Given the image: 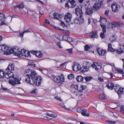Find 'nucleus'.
Masks as SVG:
<instances>
[{
	"label": "nucleus",
	"instance_id": "nucleus-1",
	"mask_svg": "<svg viewBox=\"0 0 124 124\" xmlns=\"http://www.w3.org/2000/svg\"><path fill=\"white\" fill-rule=\"evenodd\" d=\"M4 54L5 55H9L13 54L14 55L19 57L25 58L28 59L31 57L30 52L24 49H21L18 47L9 48L8 46L5 44Z\"/></svg>",
	"mask_w": 124,
	"mask_h": 124
},
{
	"label": "nucleus",
	"instance_id": "nucleus-2",
	"mask_svg": "<svg viewBox=\"0 0 124 124\" xmlns=\"http://www.w3.org/2000/svg\"><path fill=\"white\" fill-rule=\"evenodd\" d=\"M24 74L28 77L25 80L27 82L31 85L35 84L37 86L40 85L42 78L40 76L36 77L37 73L35 71L27 69L25 70Z\"/></svg>",
	"mask_w": 124,
	"mask_h": 124
},
{
	"label": "nucleus",
	"instance_id": "nucleus-3",
	"mask_svg": "<svg viewBox=\"0 0 124 124\" xmlns=\"http://www.w3.org/2000/svg\"><path fill=\"white\" fill-rule=\"evenodd\" d=\"M15 66L14 64L12 63H9L8 67L6 69L5 78H11L9 81V84L13 86L15 85L16 84H20V81L21 78L18 77H14V74L12 71L14 70Z\"/></svg>",
	"mask_w": 124,
	"mask_h": 124
},
{
	"label": "nucleus",
	"instance_id": "nucleus-4",
	"mask_svg": "<svg viewBox=\"0 0 124 124\" xmlns=\"http://www.w3.org/2000/svg\"><path fill=\"white\" fill-rule=\"evenodd\" d=\"M54 79L55 82L60 84H62L64 82V77L62 74L58 77H54Z\"/></svg>",
	"mask_w": 124,
	"mask_h": 124
},
{
	"label": "nucleus",
	"instance_id": "nucleus-5",
	"mask_svg": "<svg viewBox=\"0 0 124 124\" xmlns=\"http://www.w3.org/2000/svg\"><path fill=\"white\" fill-rule=\"evenodd\" d=\"M108 51H110L111 52H113L115 51H116V53L118 54H120L124 52L123 50L121 48L115 50V49L112 47L111 44L110 43H109L108 44Z\"/></svg>",
	"mask_w": 124,
	"mask_h": 124
},
{
	"label": "nucleus",
	"instance_id": "nucleus-6",
	"mask_svg": "<svg viewBox=\"0 0 124 124\" xmlns=\"http://www.w3.org/2000/svg\"><path fill=\"white\" fill-rule=\"evenodd\" d=\"M107 22V19L104 17H100V22H101V25L102 28V31L104 32H106V30L105 24Z\"/></svg>",
	"mask_w": 124,
	"mask_h": 124
},
{
	"label": "nucleus",
	"instance_id": "nucleus-7",
	"mask_svg": "<svg viewBox=\"0 0 124 124\" xmlns=\"http://www.w3.org/2000/svg\"><path fill=\"white\" fill-rule=\"evenodd\" d=\"M102 0H98V2H96L94 4L93 8V9L96 10H99L101 7V5L102 4Z\"/></svg>",
	"mask_w": 124,
	"mask_h": 124
},
{
	"label": "nucleus",
	"instance_id": "nucleus-8",
	"mask_svg": "<svg viewBox=\"0 0 124 124\" xmlns=\"http://www.w3.org/2000/svg\"><path fill=\"white\" fill-rule=\"evenodd\" d=\"M78 111L81 113L82 115L85 116H88L89 114L87 113V110L86 109L78 108L77 109Z\"/></svg>",
	"mask_w": 124,
	"mask_h": 124
},
{
	"label": "nucleus",
	"instance_id": "nucleus-9",
	"mask_svg": "<svg viewBox=\"0 0 124 124\" xmlns=\"http://www.w3.org/2000/svg\"><path fill=\"white\" fill-rule=\"evenodd\" d=\"M30 52L33 54L35 55L36 57L38 58H40L43 56L42 53L40 51H30Z\"/></svg>",
	"mask_w": 124,
	"mask_h": 124
},
{
	"label": "nucleus",
	"instance_id": "nucleus-10",
	"mask_svg": "<svg viewBox=\"0 0 124 124\" xmlns=\"http://www.w3.org/2000/svg\"><path fill=\"white\" fill-rule=\"evenodd\" d=\"M75 11L77 15L79 18H83L82 17L83 14L81 8H76Z\"/></svg>",
	"mask_w": 124,
	"mask_h": 124
},
{
	"label": "nucleus",
	"instance_id": "nucleus-11",
	"mask_svg": "<svg viewBox=\"0 0 124 124\" xmlns=\"http://www.w3.org/2000/svg\"><path fill=\"white\" fill-rule=\"evenodd\" d=\"M72 17V15L69 13H67L65 14L64 17L65 21L67 23L70 22L71 20Z\"/></svg>",
	"mask_w": 124,
	"mask_h": 124
},
{
	"label": "nucleus",
	"instance_id": "nucleus-12",
	"mask_svg": "<svg viewBox=\"0 0 124 124\" xmlns=\"http://www.w3.org/2000/svg\"><path fill=\"white\" fill-rule=\"evenodd\" d=\"M92 66L93 68H95V70H97L101 69V64L97 63L94 62L92 65Z\"/></svg>",
	"mask_w": 124,
	"mask_h": 124
},
{
	"label": "nucleus",
	"instance_id": "nucleus-13",
	"mask_svg": "<svg viewBox=\"0 0 124 124\" xmlns=\"http://www.w3.org/2000/svg\"><path fill=\"white\" fill-rule=\"evenodd\" d=\"M54 18L55 19L59 21H61L62 16L60 14L58 13H55L53 15Z\"/></svg>",
	"mask_w": 124,
	"mask_h": 124
},
{
	"label": "nucleus",
	"instance_id": "nucleus-14",
	"mask_svg": "<svg viewBox=\"0 0 124 124\" xmlns=\"http://www.w3.org/2000/svg\"><path fill=\"white\" fill-rule=\"evenodd\" d=\"M72 68L73 70L75 71H77L78 70L80 71L81 68L80 65L78 63L74 64Z\"/></svg>",
	"mask_w": 124,
	"mask_h": 124
},
{
	"label": "nucleus",
	"instance_id": "nucleus-15",
	"mask_svg": "<svg viewBox=\"0 0 124 124\" xmlns=\"http://www.w3.org/2000/svg\"><path fill=\"white\" fill-rule=\"evenodd\" d=\"M112 11L113 12H116L118 11V10L117 5L116 3H114L111 6Z\"/></svg>",
	"mask_w": 124,
	"mask_h": 124
},
{
	"label": "nucleus",
	"instance_id": "nucleus-16",
	"mask_svg": "<svg viewBox=\"0 0 124 124\" xmlns=\"http://www.w3.org/2000/svg\"><path fill=\"white\" fill-rule=\"evenodd\" d=\"M97 51L98 53L100 56H104L106 53V51L105 50L101 49L99 48H97Z\"/></svg>",
	"mask_w": 124,
	"mask_h": 124
},
{
	"label": "nucleus",
	"instance_id": "nucleus-17",
	"mask_svg": "<svg viewBox=\"0 0 124 124\" xmlns=\"http://www.w3.org/2000/svg\"><path fill=\"white\" fill-rule=\"evenodd\" d=\"M84 21L83 18H76L74 20V23L77 24H79L81 23H82Z\"/></svg>",
	"mask_w": 124,
	"mask_h": 124
},
{
	"label": "nucleus",
	"instance_id": "nucleus-18",
	"mask_svg": "<svg viewBox=\"0 0 124 124\" xmlns=\"http://www.w3.org/2000/svg\"><path fill=\"white\" fill-rule=\"evenodd\" d=\"M56 38L60 40H66L65 38H67V37L65 36H63L62 35L60 34H57L56 36Z\"/></svg>",
	"mask_w": 124,
	"mask_h": 124
},
{
	"label": "nucleus",
	"instance_id": "nucleus-19",
	"mask_svg": "<svg viewBox=\"0 0 124 124\" xmlns=\"http://www.w3.org/2000/svg\"><path fill=\"white\" fill-rule=\"evenodd\" d=\"M114 22L109 23L107 25V27L108 29H112L115 28Z\"/></svg>",
	"mask_w": 124,
	"mask_h": 124
},
{
	"label": "nucleus",
	"instance_id": "nucleus-20",
	"mask_svg": "<svg viewBox=\"0 0 124 124\" xmlns=\"http://www.w3.org/2000/svg\"><path fill=\"white\" fill-rule=\"evenodd\" d=\"M89 69V67L87 66H83V68H81L80 70V71L83 73H84L85 72L88 71Z\"/></svg>",
	"mask_w": 124,
	"mask_h": 124
},
{
	"label": "nucleus",
	"instance_id": "nucleus-21",
	"mask_svg": "<svg viewBox=\"0 0 124 124\" xmlns=\"http://www.w3.org/2000/svg\"><path fill=\"white\" fill-rule=\"evenodd\" d=\"M93 12V11L92 8H88L86 9L85 13L87 15H90L92 14Z\"/></svg>",
	"mask_w": 124,
	"mask_h": 124
},
{
	"label": "nucleus",
	"instance_id": "nucleus-22",
	"mask_svg": "<svg viewBox=\"0 0 124 124\" xmlns=\"http://www.w3.org/2000/svg\"><path fill=\"white\" fill-rule=\"evenodd\" d=\"M90 36L92 38L97 37V32H92L90 34Z\"/></svg>",
	"mask_w": 124,
	"mask_h": 124
},
{
	"label": "nucleus",
	"instance_id": "nucleus-23",
	"mask_svg": "<svg viewBox=\"0 0 124 124\" xmlns=\"http://www.w3.org/2000/svg\"><path fill=\"white\" fill-rule=\"evenodd\" d=\"M114 86L113 83H108L106 87L112 90L114 87Z\"/></svg>",
	"mask_w": 124,
	"mask_h": 124
},
{
	"label": "nucleus",
	"instance_id": "nucleus-24",
	"mask_svg": "<svg viewBox=\"0 0 124 124\" xmlns=\"http://www.w3.org/2000/svg\"><path fill=\"white\" fill-rule=\"evenodd\" d=\"M114 25H115V27L116 26H118L119 27H121L123 26V24L122 23L119 22H114Z\"/></svg>",
	"mask_w": 124,
	"mask_h": 124
},
{
	"label": "nucleus",
	"instance_id": "nucleus-25",
	"mask_svg": "<svg viewBox=\"0 0 124 124\" xmlns=\"http://www.w3.org/2000/svg\"><path fill=\"white\" fill-rule=\"evenodd\" d=\"M69 1L71 4L72 8L74 7L76 5V3L75 0H69Z\"/></svg>",
	"mask_w": 124,
	"mask_h": 124
},
{
	"label": "nucleus",
	"instance_id": "nucleus-26",
	"mask_svg": "<svg viewBox=\"0 0 124 124\" xmlns=\"http://www.w3.org/2000/svg\"><path fill=\"white\" fill-rule=\"evenodd\" d=\"M46 114L48 116L54 118H55L57 116V115L55 113L50 114L49 113L47 112Z\"/></svg>",
	"mask_w": 124,
	"mask_h": 124
},
{
	"label": "nucleus",
	"instance_id": "nucleus-27",
	"mask_svg": "<svg viewBox=\"0 0 124 124\" xmlns=\"http://www.w3.org/2000/svg\"><path fill=\"white\" fill-rule=\"evenodd\" d=\"M76 79L78 82L83 81V77L81 76H78L76 77Z\"/></svg>",
	"mask_w": 124,
	"mask_h": 124
},
{
	"label": "nucleus",
	"instance_id": "nucleus-28",
	"mask_svg": "<svg viewBox=\"0 0 124 124\" xmlns=\"http://www.w3.org/2000/svg\"><path fill=\"white\" fill-rule=\"evenodd\" d=\"M116 70L119 73L122 74V76L124 77V72L122 69L120 68H116Z\"/></svg>",
	"mask_w": 124,
	"mask_h": 124
},
{
	"label": "nucleus",
	"instance_id": "nucleus-29",
	"mask_svg": "<svg viewBox=\"0 0 124 124\" xmlns=\"http://www.w3.org/2000/svg\"><path fill=\"white\" fill-rule=\"evenodd\" d=\"M31 30V29H28L24 31L22 33H20L19 34V36L20 37H23V35L25 33L28 32H30Z\"/></svg>",
	"mask_w": 124,
	"mask_h": 124
},
{
	"label": "nucleus",
	"instance_id": "nucleus-30",
	"mask_svg": "<svg viewBox=\"0 0 124 124\" xmlns=\"http://www.w3.org/2000/svg\"><path fill=\"white\" fill-rule=\"evenodd\" d=\"M5 73L2 70H0V78H3L4 77H5Z\"/></svg>",
	"mask_w": 124,
	"mask_h": 124
},
{
	"label": "nucleus",
	"instance_id": "nucleus-31",
	"mask_svg": "<svg viewBox=\"0 0 124 124\" xmlns=\"http://www.w3.org/2000/svg\"><path fill=\"white\" fill-rule=\"evenodd\" d=\"M1 22L0 23L1 25H8V23L5 20V19L1 21Z\"/></svg>",
	"mask_w": 124,
	"mask_h": 124
},
{
	"label": "nucleus",
	"instance_id": "nucleus-32",
	"mask_svg": "<svg viewBox=\"0 0 124 124\" xmlns=\"http://www.w3.org/2000/svg\"><path fill=\"white\" fill-rule=\"evenodd\" d=\"M99 97L102 100H104L106 99V95L104 93L101 94L100 95Z\"/></svg>",
	"mask_w": 124,
	"mask_h": 124
},
{
	"label": "nucleus",
	"instance_id": "nucleus-33",
	"mask_svg": "<svg viewBox=\"0 0 124 124\" xmlns=\"http://www.w3.org/2000/svg\"><path fill=\"white\" fill-rule=\"evenodd\" d=\"M6 17L4 14L2 13H0V21L5 19Z\"/></svg>",
	"mask_w": 124,
	"mask_h": 124
},
{
	"label": "nucleus",
	"instance_id": "nucleus-34",
	"mask_svg": "<svg viewBox=\"0 0 124 124\" xmlns=\"http://www.w3.org/2000/svg\"><path fill=\"white\" fill-rule=\"evenodd\" d=\"M84 79L86 82H88L90 81L93 79L92 77H85Z\"/></svg>",
	"mask_w": 124,
	"mask_h": 124
},
{
	"label": "nucleus",
	"instance_id": "nucleus-35",
	"mask_svg": "<svg viewBox=\"0 0 124 124\" xmlns=\"http://www.w3.org/2000/svg\"><path fill=\"white\" fill-rule=\"evenodd\" d=\"M74 77V75L72 73H71L68 76V78L69 79H72Z\"/></svg>",
	"mask_w": 124,
	"mask_h": 124
},
{
	"label": "nucleus",
	"instance_id": "nucleus-36",
	"mask_svg": "<svg viewBox=\"0 0 124 124\" xmlns=\"http://www.w3.org/2000/svg\"><path fill=\"white\" fill-rule=\"evenodd\" d=\"M5 44L2 45L0 46V52L1 53L3 52L4 51V49Z\"/></svg>",
	"mask_w": 124,
	"mask_h": 124
},
{
	"label": "nucleus",
	"instance_id": "nucleus-37",
	"mask_svg": "<svg viewBox=\"0 0 124 124\" xmlns=\"http://www.w3.org/2000/svg\"><path fill=\"white\" fill-rule=\"evenodd\" d=\"M70 87L72 88H74L77 90L78 88V86L77 85H75L74 84H72L71 86Z\"/></svg>",
	"mask_w": 124,
	"mask_h": 124
},
{
	"label": "nucleus",
	"instance_id": "nucleus-38",
	"mask_svg": "<svg viewBox=\"0 0 124 124\" xmlns=\"http://www.w3.org/2000/svg\"><path fill=\"white\" fill-rule=\"evenodd\" d=\"M28 65L29 66H33L34 67L36 66V64L34 62H29L28 63Z\"/></svg>",
	"mask_w": 124,
	"mask_h": 124
},
{
	"label": "nucleus",
	"instance_id": "nucleus-39",
	"mask_svg": "<svg viewBox=\"0 0 124 124\" xmlns=\"http://www.w3.org/2000/svg\"><path fill=\"white\" fill-rule=\"evenodd\" d=\"M121 90V87H119L118 89L117 93L118 94L119 96L121 94H122V91L121 90Z\"/></svg>",
	"mask_w": 124,
	"mask_h": 124
},
{
	"label": "nucleus",
	"instance_id": "nucleus-40",
	"mask_svg": "<svg viewBox=\"0 0 124 124\" xmlns=\"http://www.w3.org/2000/svg\"><path fill=\"white\" fill-rule=\"evenodd\" d=\"M86 87L85 85H81L80 87V91H81L86 89Z\"/></svg>",
	"mask_w": 124,
	"mask_h": 124
},
{
	"label": "nucleus",
	"instance_id": "nucleus-41",
	"mask_svg": "<svg viewBox=\"0 0 124 124\" xmlns=\"http://www.w3.org/2000/svg\"><path fill=\"white\" fill-rule=\"evenodd\" d=\"M52 27H53L54 28V29L57 30H60V31H63V30L62 29H61L60 28H59L58 27L56 26H55L54 25H52Z\"/></svg>",
	"mask_w": 124,
	"mask_h": 124
},
{
	"label": "nucleus",
	"instance_id": "nucleus-42",
	"mask_svg": "<svg viewBox=\"0 0 124 124\" xmlns=\"http://www.w3.org/2000/svg\"><path fill=\"white\" fill-rule=\"evenodd\" d=\"M17 7L19 8H24V5L23 3H22L20 5H17Z\"/></svg>",
	"mask_w": 124,
	"mask_h": 124
},
{
	"label": "nucleus",
	"instance_id": "nucleus-43",
	"mask_svg": "<svg viewBox=\"0 0 124 124\" xmlns=\"http://www.w3.org/2000/svg\"><path fill=\"white\" fill-rule=\"evenodd\" d=\"M115 40L116 38L114 36L111 37L110 39V40L111 42L115 41Z\"/></svg>",
	"mask_w": 124,
	"mask_h": 124
},
{
	"label": "nucleus",
	"instance_id": "nucleus-44",
	"mask_svg": "<svg viewBox=\"0 0 124 124\" xmlns=\"http://www.w3.org/2000/svg\"><path fill=\"white\" fill-rule=\"evenodd\" d=\"M106 32H104L101 33L100 34V37L102 39H103L105 37V33Z\"/></svg>",
	"mask_w": 124,
	"mask_h": 124
},
{
	"label": "nucleus",
	"instance_id": "nucleus-45",
	"mask_svg": "<svg viewBox=\"0 0 124 124\" xmlns=\"http://www.w3.org/2000/svg\"><path fill=\"white\" fill-rule=\"evenodd\" d=\"M72 48H71L70 49H67V50L68 51L69 54H73V52L72 51Z\"/></svg>",
	"mask_w": 124,
	"mask_h": 124
},
{
	"label": "nucleus",
	"instance_id": "nucleus-46",
	"mask_svg": "<svg viewBox=\"0 0 124 124\" xmlns=\"http://www.w3.org/2000/svg\"><path fill=\"white\" fill-rule=\"evenodd\" d=\"M107 123L111 124H115L116 123L115 121H111L107 120L106 121Z\"/></svg>",
	"mask_w": 124,
	"mask_h": 124
},
{
	"label": "nucleus",
	"instance_id": "nucleus-47",
	"mask_svg": "<svg viewBox=\"0 0 124 124\" xmlns=\"http://www.w3.org/2000/svg\"><path fill=\"white\" fill-rule=\"evenodd\" d=\"M120 111L124 114V107L122 106L120 107Z\"/></svg>",
	"mask_w": 124,
	"mask_h": 124
},
{
	"label": "nucleus",
	"instance_id": "nucleus-48",
	"mask_svg": "<svg viewBox=\"0 0 124 124\" xmlns=\"http://www.w3.org/2000/svg\"><path fill=\"white\" fill-rule=\"evenodd\" d=\"M90 49L89 47L87 45H86L85 46V50L86 51Z\"/></svg>",
	"mask_w": 124,
	"mask_h": 124
},
{
	"label": "nucleus",
	"instance_id": "nucleus-49",
	"mask_svg": "<svg viewBox=\"0 0 124 124\" xmlns=\"http://www.w3.org/2000/svg\"><path fill=\"white\" fill-rule=\"evenodd\" d=\"M55 99L59 101H60L62 102V100L61 99L60 97L58 96H56L55 97Z\"/></svg>",
	"mask_w": 124,
	"mask_h": 124
},
{
	"label": "nucleus",
	"instance_id": "nucleus-50",
	"mask_svg": "<svg viewBox=\"0 0 124 124\" xmlns=\"http://www.w3.org/2000/svg\"><path fill=\"white\" fill-rule=\"evenodd\" d=\"M79 93L80 92L77 90H76L74 92V94L76 96H77L79 95Z\"/></svg>",
	"mask_w": 124,
	"mask_h": 124
},
{
	"label": "nucleus",
	"instance_id": "nucleus-51",
	"mask_svg": "<svg viewBox=\"0 0 124 124\" xmlns=\"http://www.w3.org/2000/svg\"><path fill=\"white\" fill-rule=\"evenodd\" d=\"M60 25L63 27H64L65 26L64 23V22L62 21H61Z\"/></svg>",
	"mask_w": 124,
	"mask_h": 124
},
{
	"label": "nucleus",
	"instance_id": "nucleus-52",
	"mask_svg": "<svg viewBox=\"0 0 124 124\" xmlns=\"http://www.w3.org/2000/svg\"><path fill=\"white\" fill-rule=\"evenodd\" d=\"M65 8H69L70 7V6L69 5L68 2L66 3L65 4Z\"/></svg>",
	"mask_w": 124,
	"mask_h": 124
},
{
	"label": "nucleus",
	"instance_id": "nucleus-53",
	"mask_svg": "<svg viewBox=\"0 0 124 124\" xmlns=\"http://www.w3.org/2000/svg\"><path fill=\"white\" fill-rule=\"evenodd\" d=\"M67 63V62H64L63 63H62L61 64L60 66L62 67H63Z\"/></svg>",
	"mask_w": 124,
	"mask_h": 124
},
{
	"label": "nucleus",
	"instance_id": "nucleus-54",
	"mask_svg": "<svg viewBox=\"0 0 124 124\" xmlns=\"http://www.w3.org/2000/svg\"><path fill=\"white\" fill-rule=\"evenodd\" d=\"M5 60H6L4 59L0 58V63H2L4 62Z\"/></svg>",
	"mask_w": 124,
	"mask_h": 124
},
{
	"label": "nucleus",
	"instance_id": "nucleus-55",
	"mask_svg": "<svg viewBox=\"0 0 124 124\" xmlns=\"http://www.w3.org/2000/svg\"><path fill=\"white\" fill-rule=\"evenodd\" d=\"M39 71H40L41 72H43V71L44 70L39 68H37V69Z\"/></svg>",
	"mask_w": 124,
	"mask_h": 124
},
{
	"label": "nucleus",
	"instance_id": "nucleus-56",
	"mask_svg": "<svg viewBox=\"0 0 124 124\" xmlns=\"http://www.w3.org/2000/svg\"><path fill=\"white\" fill-rule=\"evenodd\" d=\"M98 80L101 82H103V79L101 77H99L98 78Z\"/></svg>",
	"mask_w": 124,
	"mask_h": 124
},
{
	"label": "nucleus",
	"instance_id": "nucleus-57",
	"mask_svg": "<svg viewBox=\"0 0 124 124\" xmlns=\"http://www.w3.org/2000/svg\"><path fill=\"white\" fill-rule=\"evenodd\" d=\"M109 13V11L108 10H106L105 13V15L107 16L108 15V14Z\"/></svg>",
	"mask_w": 124,
	"mask_h": 124
},
{
	"label": "nucleus",
	"instance_id": "nucleus-58",
	"mask_svg": "<svg viewBox=\"0 0 124 124\" xmlns=\"http://www.w3.org/2000/svg\"><path fill=\"white\" fill-rule=\"evenodd\" d=\"M57 46H58L60 48H62V46H61V45L60 43L58 42L57 44Z\"/></svg>",
	"mask_w": 124,
	"mask_h": 124
},
{
	"label": "nucleus",
	"instance_id": "nucleus-59",
	"mask_svg": "<svg viewBox=\"0 0 124 124\" xmlns=\"http://www.w3.org/2000/svg\"><path fill=\"white\" fill-rule=\"evenodd\" d=\"M44 119H45L47 120H51L52 119V118H48L47 117H44Z\"/></svg>",
	"mask_w": 124,
	"mask_h": 124
},
{
	"label": "nucleus",
	"instance_id": "nucleus-60",
	"mask_svg": "<svg viewBox=\"0 0 124 124\" xmlns=\"http://www.w3.org/2000/svg\"><path fill=\"white\" fill-rule=\"evenodd\" d=\"M122 91V94L124 93V88H121V90H120Z\"/></svg>",
	"mask_w": 124,
	"mask_h": 124
},
{
	"label": "nucleus",
	"instance_id": "nucleus-61",
	"mask_svg": "<svg viewBox=\"0 0 124 124\" xmlns=\"http://www.w3.org/2000/svg\"><path fill=\"white\" fill-rule=\"evenodd\" d=\"M108 74L110 75V78H112L113 77V75L111 73H108Z\"/></svg>",
	"mask_w": 124,
	"mask_h": 124
},
{
	"label": "nucleus",
	"instance_id": "nucleus-62",
	"mask_svg": "<svg viewBox=\"0 0 124 124\" xmlns=\"http://www.w3.org/2000/svg\"><path fill=\"white\" fill-rule=\"evenodd\" d=\"M46 23H47L48 24H49L50 23L49 21L47 19H46Z\"/></svg>",
	"mask_w": 124,
	"mask_h": 124
},
{
	"label": "nucleus",
	"instance_id": "nucleus-63",
	"mask_svg": "<svg viewBox=\"0 0 124 124\" xmlns=\"http://www.w3.org/2000/svg\"><path fill=\"white\" fill-rule=\"evenodd\" d=\"M37 0V1H38V2H40L41 3H42V4H44V3L43 2H42L41 1H40L39 0Z\"/></svg>",
	"mask_w": 124,
	"mask_h": 124
},
{
	"label": "nucleus",
	"instance_id": "nucleus-64",
	"mask_svg": "<svg viewBox=\"0 0 124 124\" xmlns=\"http://www.w3.org/2000/svg\"><path fill=\"white\" fill-rule=\"evenodd\" d=\"M122 60L124 62V64L123 65V69L124 68V59H122Z\"/></svg>",
	"mask_w": 124,
	"mask_h": 124
}]
</instances>
